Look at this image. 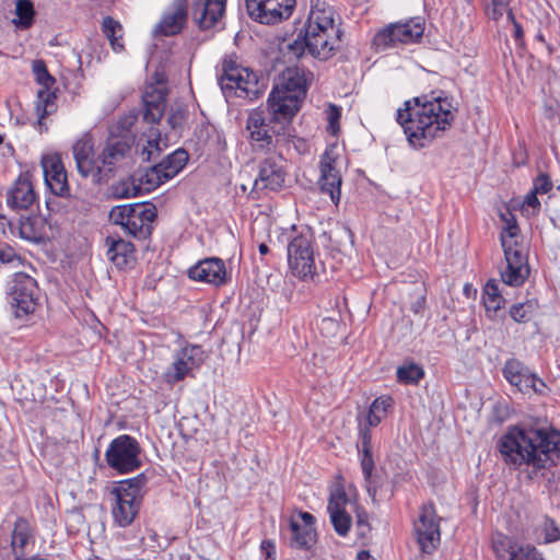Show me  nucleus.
I'll use <instances>...</instances> for the list:
<instances>
[{"label":"nucleus","mask_w":560,"mask_h":560,"mask_svg":"<svg viewBox=\"0 0 560 560\" xmlns=\"http://www.w3.org/2000/svg\"><path fill=\"white\" fill-rule=\"evenodd\" d=\"M511 0H490L487 7V15L493 21H499L506 14L508 21H513V12L510 9Z\"/></svg>","instance_id":"79ce46f5"},{"label":"nucleus","mask_w":560,"mask_h":560,"mask_svg":"<svg viewBox=\"0 0 560 560\" xmlns=\"http://www.w3.org/2000/svg\"><path fill=\"white\" fill-rule=\"evenodd\" d=\"M258 249H259L260 255H266L269 253V247L265 243H261L259 245Z\"/></svg>","instance_id":"e2e57ef3"},{"label":"nucleus","mask_w":560,"mask_h":560,"mask_svg":"<svg viewBox=\"0 0 560 560\" xmlns=\"http://www.w3.org/2000/svg\"><path fill=\"white\" fill-rule=\"evenodd\" d=\"M291 539L293 548L310 550L317 540L315 517L308 512H299L298 517L290 518Z\"/></svg>","instance_id":"412c9836"},{"label":"nucleus","mask_w":560,"mask_h":560,"mask_svg":"<svg viewBox=\"0 0 560 560\" xmlns=\"http://www.w3.org/2000/svg\"><path fill=\"white\" fill-rule=\"evenodd\" d=\"M36 200L27 173L21 174L7 192V205L13 210L28 209Z\"/></svg>","instance_id":"cd10ccee"},{"label":"nucleus","mask_w":560,"mask_h":560,"mask_svg":"<svg viewBox=\"0 0 560 560\" xmlns=\"http://www.w3.org/2000/svg\"><path fill=\"white\" fill-rule=\"evenodd\" d=\"M357 529L361 537H365L370 533L368 515L363 510H357Z\"/></svg>","instance_id":"603ef678"},{"label":"nucleus","mask_w":560,"mask_h":560,"mask_svg":"<svg viewBox=\"0 0 560 560\" xmlns=\"http://www.w3.org/2000/svg\"><path fill=\"white\" fill-rule=\"evenodd\" d=\"M284 178L282 159H267L262 162L258 177L254 180L252 194H256L259 198L260 192L265 190H279L283 187Z\"/></svg>","instance_id":"aec40b11"},{"label":"nucleus","mask_w":560,"mask_h":560,"mask_svg":"<svg viewBox=\"0 0 560 560\" xmlns=\"http://www.w3.org/2000/svg\"><path fill=\"white\" fill-rule=\"evenodd\" d=\"M500 453L506 463L514 466L546 468L560 456V433L555 430L514 427L501 438Z\"/></svg>","instance_id":"f03ea898"},{"label":"nucleus","mask_w":560,"mask_h":560,"mask_svg":"<svg viewBox=\"0 0 560 560\" xmlns=\"http://www.w3.org/2000/svg\"><path fill=\"white\" fill-rule=\"evenodd\" d=\"M535 386L530 387V390L536 394L544 395L546 393L547 386L542 380H540L537 375H535Z\"/></svg>","instance_id":"13d9d810"},{"label":"nucleus","mask_w":560,"mask_h":560,"mask_svg":"<svg viewBox=\"0 0 560 560\" xmlns=\"http://www.w3.org/2000/svg\"><path fill=\"white\" fill-rule=\"evenodd\" d=\"M529 370L518 360L512 359L505 362L503 374L506 381L516 386Z\"/></svg>","instance_id":"a19ab883"},{"label":"nucleus","mask_w":560,"mask_h":560,"mask_svg":"<svg viewBox=\"0 0 560 560\" xmlns=\"http://www.w3.org/2000/svg\"><path fill=\"white\" fill-rule=\"evenodd\" d=\"M15 15L13 23L19 27L31 26L34 18V7L30 0H18L15 3Z\"/></svg>","instance_id":"4c0bfd02"},{"label":"nucleus","mask_w":560,"mask_h":560,"mask_svg":"<svg viewBox=\"0 0 560 560\" xmlns=\"http://www.w3.org/2000/svg\"><path fill=\"white\" fill-rule=\"evenodd\" d=\"M552 186L553 185H552L550 177L547 174L541 173L534 179L532 190L538 195L539 194L544 195V194L549 192L551 190Z\"/></svg>","instance_id":"de8ad7c7"},{"label":"nucleus","mask_w":560,"mask_h":560,"mask_svg":"<svg viewBox=\"0 0 560 560\" xmlns=\"http://www.w3.org/2000/svg\"><path fill=\"white\" fill-rule=\"evenodd\" d=\"M188 154L185 150H175L159 164L145 170L139 177L132 176L130 180L121 182L116 194L122 198L136 197L142 192H150L175 177L186 165Z\"/></svg>","instance_id":"423d86ee"},{"label":"nucleus","mask_w":560,"mask_h":560,"mask_svg":"<svg viewBox=\"0 0 560 560\" xmlns=\"http://www.w3.org/2000/svg\"><path fill=\"white\" fill-rule=\"evenodd\" d=\"M107 247L106 257L118 269L131 268L136 261L135 246L132 243L120 237L107 236L105 238Z\"/></svg>","instance_id":"c85d7f7f"},{"label":"nucleus","mask_w":560,"mask_h":560,"mask_svg":"<svg viewBox=\"0 0 560 560\" xmlns=\"http://www.w3.org/2000/svg\"><path fill=\"white\" fill-rule=\"evenodd\" d=\"M167 88L164 81L147 84L142 96L144 110L143 119L149 124L158 122L165 109Z\"/></svg>","instance_id":"b1692460"},{"label":"nucleus","mask_w":560,"mask_h":560,"mask_svg":"<svg viewBox=\"0 0 560 560\" xmlns=\"http://www.w3.org/2000/svg\"><path fill=\"white\" fill-rule=\"evenodd\" d=\"M186 118L187 112L184 107L173 106L171 107L167 116V124L172 129V135H166L165 138H162L160 131L155 127H150L148 133L143 135L145 138V144L142 145L141 152L143 159L150 161L155 158L163 148H166L168 138L178 136V130L183 127Z\"/></svg>","instance_id":"a211bd4d"},{"label":"nucleus","mask_w":560,"mask_h":560,"mask_svg":"<svg viewBox=\"0 0 560 560\" xmlns=\"http://www.w3.org/2000/svg\"><path fill=\"white\" fill-rule=\"evenodd\" d=\"M535 374L530 373V371L527 372L521 380L520 384H517L515 387L518 388L522 393H528L530 390L532 386H535Z\"/></svg>","instance_id":"6e6d98bb"},{"label":"nucleus","mask_w":560,"mask_h":560,"mask_svg":"<svg viewBox=\"0 0 560 560\" xmlns=\"http://www.w3.org/2000/svg\"><path fill=\"white\" fill-rule=\"evenodd\" d=\"M361 467L362 472L366 482V490L370 494V497L374 500L376 495V485L373 477V468H374V460L372 456V451L370 452H362L361 456Z\"/></svg>","instance_id":"58836bf2"},{"label":"nucleus","mask_w":560,"mask_h":560,"mask_svg":"<svg viewBox=\"0 0 560 560\" xmlns=\"http://www.w3.org/2000/svg\"><path fill=\"white\" fill-rule=\"evenodd\" d=\"M401 45L396 23H390L381 28L373 38V46L376 50L383 51Z\"/></svg>","instance_id":"2f4dec72"},{"label":"nucleus","mask_w":560,"mask_h":560,"mask_svg":"<svg viewBox=\"0 0 560 560\" xmlns=\"http://www.w3.org/2000/svg\"><path fill=\"white\" fill-rule=\"evenodd\" d=\"M135 119H136V118H135L133 116H130V117L126 118V119L122 121V124H124V128H125V129H129V128L132 126V124H133Z\"/></svg>","instance_id":"680f3d73"},{"label":"nucleus","mask_w":560,"mask_h":560,"mask_svg":"<svg viewBox=\"0 0 560 560\" xmlns=\"http://www.w3.org/2000/svg\"><path fill=\"white\" fill-rule=\"evenodd\" d=\"M455 118V108L446 97L406 101L397 109L396 120L402 127L409 144L423 149L448 129Z\"/></svg>","instance_id":"f257e3e1"},{"label":"nucleus","mask_w":560,"mask_h":560,"mask_svg":"<svg viewBox=\"0 0 560 560\" xmlns=\"http://www.w3.org/2000/svg\"><path fill=\"white\" fill-rule=\"evenodd\" d=\"M340 42L339 30L335 25V10L327 0H311V11L304 33L288 44V54L295 58L308 51L314 58L327 60Z\"/></svg>","instance_id":"7ed1b4c3"},{"label":"nucleus","mask_w":560,"mask_h":560,"mask_svg":"<svg viewBox=\"0 0 560 560\" xmlns=\"http://www.w3.org/2000/svg\"><path fill=\"white\" fill-rule=\"evenodd\" d=\"M56 94L51 88H40L37 92L36 109L40 118L49 115L55 110Z\"/></svg>","instance_id":"ea45409f"},{"label":"nucleus","mask_w":560,"mask_h":560,"mask_svg":"<svg viewBox=\"0 0 560 560\" xmlns=\"http://www.w3.org/2000/svg\"><path fill=\"white\" fill-rule=\"evenodd\" d=\"M529 310V304L520 303L511 307L510 314L515 322L521 323L526 320Z\"/></svg>","instance_id":"3c124183"},{"label":"nucleus","mask_w":560,"mask_h":560,"mask_svg":"<svg viewBox=\"0 0 560 560\" xmlns=\"http://www.w3.org/2000/svg\"><path fill=\"white\" fill-rule=\"evenodd\" d=\"M129 151L130 140L124 136L117 137L114 135L108 137L102 153L97 158H94V141L89 133L79 138L72 147L78 172L83 177H91L95 183L107 178Z\"/></svg>","instance_id":"20e7f679"},{"label":"nucleus","mask_w":560,"mask_h":560,"mask_svg":"<svg viewBox=\"0 0 560 560\" xmlns=\"http://www.w3.org/2000/svg\"><path fill=\"white\" fill-rule=\"evenodd\" d=\"M102 32L108 39L114 51L120 52L124 49V28L122 25L110 16H106L102 22Z\"/></svg>","instance_id":"473e14b6"},{"label":"nucleus","mask_w":560,"mask_h":560,"mask_svg":"<svg viewBox=\"0 0 560 560\" xmlns=\"http://www.w3.org/2000/svg\"><path fill=\"white\" fill-rule=\"evenodd\" d=\"M290 273L302 280L312 281L316 276L315 249L312 234L307 231L295 235L287 247Z\"/></svg>","instance_id":"9d476101"},{"label":"nucleus","mask_w":560,"mask_h":560,"mask_svg":"<svg viewBox=\"0 0 560 560\" xmlns=\"http://www.w3.org/2000/svg\"><path fill=\"white\" fill-rule=\"evenodd\" d=\"M145 482V477L139 475L135 478L126 479L112 490L115 499L113 506V516L115 522L121 526H128L138 514L140 504V490Z\"/></svg>","instance_id":"9b49d317"},{"label":"nucleus","mask_w":560,"mask_h":560,"mask_svg":"<svg viewBox=\"0 0 560 560\" xmlns=\"http://www.w3.org/2000/svg\"><path fill=\"white\" fill-rule=\"evenodd\" d=\"M140 447L129 435H120L108 445L105 458L108 466L120 474H127L140 467Z\"/></svg>","instance_id":"ddd939ff"},{"label":"nucleus","mask_w":560,"mask_h":560,"mask_svg":"<svg viewBox=\"0 0 560 560\" xmlns=\"http://www.w3.org/2000/svg\"><path fill=\"white\" fill-rule=\"evenodd\" d=\"M509 560H544V558L535 547L522 545L513 549L512 557H510Z\"/></svg>","instance_id":"c03bdc74"},{"label":"nucleus","mask_w":560,"mask_h":560,"mask_svg":"<svg viewBox=\"0 0 560 560\" xmlns=\"http://www.w3.org/2000/svg\"><path fill=\"white\" fill-rule=\"evenodd\" d=\"M312 80L313 73L304 68H287L279 75L268 97V109L276 118L292 119L300 109Z\"/></svg>","instance_id":"39448f33"},{"label":"nucleus","mask_w":560,"mask_h":560,"mask_svg":"<svg viewBox=\"0 0 560 560\" xmlns=\"http://www.w3.org/2000/svg\"><path fill=\"white\" fill-rule=\"evenodd\" d=\"M260 549L264 553L265 560L276 559V546L271 540H262Z\"/></svg>","instance_id":"4d7b16f0"},{"label":"nucleus","mask_w":560,"mask_h":560,"mask_svg":"<svg viewBox=\"0 0 560 560\" xmlns=\"http://www.w3.org/2000/svg\"><path fill=\"white\" fill-rule=\"evenodd\" d=\"M369 428L365 425L360 429L361 452L372 451V436Z\"/></svg>","instance_id":"5fc2aeb1"},{"label":"nucleus","mask_w":560,"mask_h":560,"mask_svg":"<svg viewBox=\"0 0 560 560\" xmlns=\"http://www.w3.org/2000/svg\"><path fill=\"white\" fill-rule=\"evenodd\" d=\"M155 215V208L151 205L130 203L112 208L109 220L120 225L125 233L136 238H145L152 232Z\"/></svg>","instance_id":"1a4fd4ad"},{"label":"nucleus","mask_w":560,"mask_h":560,"mask_svg":"<svg viewBox=\"0 0 560 560\" xmlns=\"http://www.w3.org/2000/svg\"><path fill=\"white\" fill-rule=\"evenodd\" d=\"M541 530L544 532V542L549 544L557 541L560 538V530L553 521L546 518L542 522Z\"/></svg>","instance_id":"49530a36"},{"label":"nucleus","mask_w":560,"mask_h":560,"mask_svg":"<svg viewBox=\"0 0 560 560\" xmlns=\"http://www.w3.org/2000/svg\"><path fill=\"white\" fill-rule=\"evenodd\" d=\"M10 295V303L16 317L33 314L38 306L39 289L37 282L24 272L14 275Z\"/></svg>","instance_id":"4468645a"},{"label":"nucleus","mask_w":560,"mask_h":560,"mask_svg":"<svg viewBox=\"0 0 560 560\" xmlns=\"http://www.w3.org/2000/svg\"><path fill=\"white\" fill-rule=\"evenodd\" d=\"M226 0H192L191 13L200 28L213 27L223 16Z\"/></svg>","instance_id":"bb28decb"},{"label":"nucleus","mask_w":560,"mask_h":560,"mask_svg":"<svg viewBox=\"0 0 560 560\" xmlns=\"http://www.w3.org/2000/svg\"><path fill=\"white\" fill-rule=\"evenodd\" d=\"M0 264L18 266L21 264V257L10 246H0Z\"/></svg>","instance_id":"09e8293b"},{"label":"nucleus","mask_w":560,"mask_h":560,"mask_svg":"<svg viewBox=\"0 0 560 560\" xmlns=\"http://www.w3.org/2000/svg\"><path fill=\"white\" fill-rule=\"evenodd\" d=\"M31 537L30 526L23 518H19L12 532L11 547L16 560L24 557L25 547Z\"/></svg>","instance_id":"7c9ffc66"},{"label":"nucleus","mask_w":560,"mask_h":560,"mask_svg":"<svg viewBox=\"0 0 560 560\" xmlns=\"http://www.w3.org/2000/svg\"><path fill=\"white\" fill-rule=\"evenodd\" d=\"M358 560H374L373 557L370 555L369 551L362 550L357 556Z\"/></svg>","instance_id":"052dcab7"},{"label":"nucleus","mask_w":560,"mask_h":560,"mask_svg":"<svg viewBox=\"0 0 560 560\" xmlns=\"http://www.w3.org/2000/svg\"><path fill=\"white\" fill-rule=\"evenodd\" d=\"M482 300L487 312L493 313L501 310L505 302L494 280H490L486 283Z\"/></svg>","instance_id":"f704fd0d"},{"label":"nucleus","mask_w":560,"mask_h":560,"mask_svg":"<svg viewBox=\"0 0 560 560\" xmlns=\"http://www.w3.org/2000/svg\"><path fill=\"white\" fill-rule=\"evenodd\" d=\"M341 117L340 109L336 105H329L327 110V118H328V130L336 135L339 130V119Z\"/></svg>","instance_id":"8fccbe9b"},{"label":"nucleus","mask_w":560,"mask_h":560,"mask_svg":"<svg viewBox=\"0 0 560 560\" xmlns=\"http://www.w3.org/2000/svg\"><path fill=\"white\" fill-rule=\"evenodd\" d=\"M33 72L36 81L42 85V88H52L55 84V79L48 73L43 61L36 60L33 62Z\"/></svg>","instance_id":"a18cd8bd"},{"label":"nucleus","mask_w":560,"mask_h":560,"mask_svg":"<svg viewBox=\"0 0 560 560\" xmlns=\"http://www.w3.org/2000/svg\"><path fill=\"white\" fill-rule=\"evenodd\" d=\"M393 406V399L389 396H380L371 404L366 415V425L376 427L386 417Z\"/></svg>","instance_id":"72a5a7b5"},{"label":"nucleus","mask_w":560,"mask_h":560,"mask_svg":"<svg viewBox=\"0 0 560 560\" xmlns=\"http://www.w3.org/2000/svg\"><path fill=\"white\" fill-rule=\"evenodd\" d=\"M295 0H245L249 18L260 24L271 25L292 15Z\"/></svg>","instance_id":"dca6fc26"},{"label":"nucleus","mask_w":560,"mask_h":560,"mask_svg":"<svg viewBox=\"0 0 560 560\" xmlns=\"http://www.w3.org/2000/svg\"><path fill=\"white\" fill-rule=\"evenodd\" d=\"M188 15L187 0H173L154 28L156 35L173 36L183 31Z\"/></svg>","instance_id":"5701e85b"},{"label":"nucleus","mask_w":560,"mask_h":560,"mask_svg":"<svg viewBox=\"0 0 560 560\" xmlns=\"http://www.w3.org/2000/svg\"><path fill=\"white\" fill-rule=\"evenodd\" d=\"M417 542L423 553H432L441 540L440 517L433 504L422 506L413 524Z\"/></svg>","instance_id":"f3484780"},{"label":"nucleus","mask_w":560,"mask_h":560,"mask_svg":"<svg viewBox=\"0 0 560 560\" xmlns=\"http://www.w3.org/2000/svg\"><path fill=\"white\" fill-rule=\"evenodd\" d=\"M205 360V352L200 346L187 345L173 355L171 365L164 373L165 382L175 384L183 381L194 370L198 369Z\"/></svg>","instance_id":"6ab92c4d"},{"label":"nucleus","mask_w":560,"mask_h":560,"mask_svg":"<svg viewBox=\"0 0 560 560\" xmlns=\"http://www.w3.org/2000/svg\"><path fill=\"white\" fill-rule=\"evenodd\" d=\"M398 35L401 38V45L417 43L424 33V23L420 18L397 22Z\"/></svg>","instance_id":"c756f323"},{"label":"nucleus","mask_w":560,"mask_h":560,"mask_svg":"<svg viewBox=\"0 0 560 560\" xmlns=\"http://www.w3.org/2000/svg\"><path fill=\"white\" fill-rule=\"evenodd\" d=\"M350 501L342 487H335L329 495L328 513L334 529L339 536H347L351 527V516L347 511Z\"/></svg>","instance_id":"4be33fe9"},{"label":"nucleus","mask_w":560,"mask_h":560,"mask_svg":"<svg viewBox=\"0 0 560 560\" xmlns=\"http://www.w3.org/2000/svg\"><path fill=\"white\" fill-rule=\"evenodd\" d=\"M226 268L223 260L215 257L200 260L188 269V277L191 280L217 287L226 282Z\"/></svg>","instance_id":"a878e982"},{"label":"nucleus","mask_w":560,"mask_h":560,"mask_svg":"<svg viewBox=\"0 0 560 560\" xmlns=\"http://www.w3.org/2000/svg\"><path fill=\"white\" fill-rule=\"evenodd\" d=\"M20 236L30 242H39L43 237L40 222L37 219H21L19 225Z\"/></svg>","instance_id":"e433bc0d"},{"label":"nucleus","mask_w":560,"mask_h":560,"mask_svg":"<svg viewBox=\"0 0 560 560\" xmlns=\"http://www.w3.org/2000/svg\"><path fill=\"white\" fill-rule=\"evenodd\" d=\"M537 195L535 191L530 190L524 199L523 208L525 211H528L532 209V213H537L540 209V202L537 198Z\"/></svg>","instance_id":"864d4df0"},{"label":"nucleus","mask_w":560,"mask_h":560,"mask_svg":"<svg viewBox=\"0 0 560 560\" xmlns=\"http://www.w3.org/2000/svg\"><path fill=\"white\" fill-rule=\"evenodd\" d=\"M521 546L522 545L514 544L509 537L502 535L492 540V549L498 558H503L505 555H509V558L512 557L513 549Z\"/></svg>","instance_id":"37998d69"},{"label":"nucleus","mask_w":560,"mask_h":560,"mask_svg":"<svg viewBox=\"0 0 560 560\" xmlns=\"http://www.w3.org/2000/svg\"><path fill=\"white\" fill-rule=\"evenodd\" d=\"M396 375L399 383L417 385L424 376V371L419 364L408 362L398 366Z\"/></svg>","instance_id":"c9c22d12"},{"label":"nucleus","mask_w":560,"mask_h":560,"mask_svg":"<svg viewBox=\"0 0 560 560\" xmlns=\"http://www.w3.org/2000/svg\"><path fill=\"white\" fill-rule=\"evenodd\" d=\"M514 26V36L516 39H521L523 37V30L522 26L515 21L513 18V21H510Z\"/></svg>","instance_id":"bf43d9fd"},{"label":"nucleus","mask_w":560,"mask_h":560,"mask_svg":"<svg viewBox=\"0 0 560 560\" xmlns=\"http://www.w3.org/2000/svg\"><path fill=\"white\" fill-rule=\"evenodd\" d=\"M340 154L335 145L328 147L319 160L318 185L323 194H327L334 205L341 197L342 175L339 168Z\"/></svg>","instance_id":"2eb2a0df"},{"label":"nucleus","mask_w":560,"mask_h":560,"mask_svg":"<svg viewBox=\"0 0 560 560\" xmlns=\"http://www.w3.org/2000/svg\"><path fill=\"white\" fill-rule=\"evenodd\" d=\"M267 117L261 110H253L246 120V131L253 150L270 152L282 147L291 137L290 120Z\"/></svg>","instance_id":"0eeeda50"},{"label":"nucleus","mask_w":560,"mask_h":560,"mask_svg":"<svg viewBox=\"0 0 560 560\" xmlns=\"http://www.w3.org/2000/svg\"><path fill=\"white\" fill-rule=\"evenodd\" d=\"M2 142V137L0 136V143Z\"/></svg>","instance_id":"0e129e2a"},{"label":"nucleus","mask_w":560,"mask_h":560,"mask_svg":"<svg viewBox=\"0 0 560 560\" xmlns=\"http://www.w3.org/2000/svg\"><path fill=\"white\" fill-rule=\"evenodd\" d=\"M45 183L56 196L69 192L67 173L58 154H47L42 159Z\"/></svg>","instance_id":"393cba45"},{"label":"nucleus","mask_w":560,"mask_h":560,"mask_svg":"<svg viewBox=\"0 0 560 560\" xmlns=\"http://www.w3.org/2000/svg\"><path fill=\"white\" fill-rule=\"evenodd\" d=\"M219 84L226 97L255 98L259 93L257 74L248 68L225 63L219 78Z\"/></svg>","instance_id":"f8f14e48"},{"label":"nucleus","mask_w":560,"mask_h":560,"mask_svg":"<svg viewBox=\"0 0 560 560\" xmlns=\"http://www.w3.org/2000/svg\"><path fill=\"white\" fill-rule=\"evenodd\" d=\"M500 238L506 261V267L501 271L502 281L511 287H520L529 276V266L525 247L518 242L516 223H508Z\"/></svg>","instance_id":"6e6552de"}]
</instances>
